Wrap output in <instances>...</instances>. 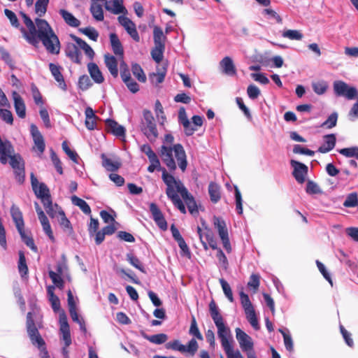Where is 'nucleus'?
Masks as SVG:
<instances>
[{
    "instance_id": "nucleus-1",
    "label": "nucleus",
    "mask_w": 358,
    "mask_h": 358,
    "mask_svg": "<svg viewBox=\"0 0 358 358\" xmlns=\"http://www.w3.org/2000/svg\"><path fill=\"white\" fill-rule=\"evenodd\" d=\"M28 31L20 27V31L27 41L36 46L41 41L46 50L51 54L57 55L60 50V43L48 22L43 19L36 18V25L31 19L23 11L20 12Z\"/></svg>"
},
{
    "instance_id": "nucleus-2",
    "label": "nucleus",
    "mask_w": 358,
    "mask_h": 358,
    "mask_svg": "<svg viewBox=\"0 0 358 358\" xmlns=\"http://www.w3.org/2000/svg\"><path fill=\"white\" fill-rule=\"evenodd\" d=\"M174 137L171 134L164 136V144H173ZM160 157L171 172L176 170V162L182 172L187 166V160L185 151L180 143L173 145V147L162 145L160 148Z\"/></svg>"
},
{
    "instance_id": "nucleus-3",
    "label": "nucleus",
    "mask_w": 358,
    "mask_h": 358,
    "mask_svg": "<svg viewBox=\"0 0 358 358\" xmlns=\"http://www.w3.org/2000/svg\"><path fill=\"white\" fill-rule=\"evenodd\" d=\"M210 315L217 329V335L220 339L224 350L233 348L230 329L224 322V319L220 313L215 301L212 299L209 303Z\"/></svg>"
},
{
    "instance_id": "nucleus-4",
    "label": "nucleus",
    "mask_w": 358,
    "mask_h": 358,
    "mask_svg": "<svg viewBox=\"0 0 358 358\" xmlns=\"http://www.w3.org/2000/svg\"><path fill=\"white\" fill-rule=\"evenodd\" d=\"M162 178L166 185V194L169 199H171L173 204L180 211L181 213H186V208L180 199L176 186L178 185V180L175 177L169 173L166 169L163 170Z\"/></svg>"
},
{
    "instance_id": "nucleus-5",
    "label": "nucleus",
    "mask_w": 358,
    "mask_h": 358,
    "mask_svg": "<svg viewBox=\"0 0 358 358\" xmlns=\"http://www.w3.org/2000/svg\"><path fill=\"white\" fill-rule=\"evenodd\" d=\"M10 215L12 219L15 224L17 230L20 235L23 242L34 252L37 251V247L34 244V241L32 237L27 236L24 231V222L23 220L22 213L20 208L15 206L12 205L10 208Z\"/></svg>"
},
{
    "instance_id": "nucleus-6",
    "label": "nucleus",
    "mask_w": 358,
    "mask_h": 358,
    "mask_svg": "<svg viewBox=\"0 0 358 358\" xmlns=\"http://www.w3.org/2000/svg\"><path fill=\"white\" fill-rule=\"evenodd\" d=\"M143 117L141 130L150 142H154L158 138L159 134L152 113L150 110L145 109L143 111Z\"/></svg>"
},
{
    "instance_id": "nucleus-7",
    "label": "nucleus",
    "mask_w": 358,
    "mask_h": 358,
    "mask_svg": "<svg viewBox=\"0 0 358 358\" xmlns=\"http://www.w3.org/2000/svg\"><path fill=\"white\" fill-rule=\"evenodd\" d=\"M13 153L14 151L10 152L6 157V164L9 159V164L14 171L17 181L20 183H22L25 176L24 162L20 154Z\"/></svg>"
},
{
    "instance_id": "nucleus-8",
    "label": "nucleus",
    "mask_w": 358,
    "mask_h": 358,
    "mask_svg": "<svg viewBox=\"0 0 358 358\" xmlns=\"http://www.w3.org/2000/svg\"><path fill=\"white\" fill-rule=\"evenodd\" d=\"M213 224L218 232V235L222 243L224 248L227 253H231L232 248L230 243L229 233L225 221L221 217L214 216Z\"/></svg>"
},
{
    "instance_id": "nucleus-9",
    "label": "nucleus",
    "mask_w": 358,
    "mask_h": 358,
    "mask_svg": "<svg viewBox=\"0 0 358 358\" xmlns=\"http://www.w3.org/2000/svg\"><path fill=\"white\" fill-rule=\"evenodd\" d=\"M334 90L336 96H345L349 100L357 97L358 92L355 87H350L343 81L338 80L334 83Z\"/></svg>"
},
{
    "instance_id": "nucleus-10",
    "label": "nucleus",
    "mask_w": 358,
    "mask_h": 358,
    "mask_svg": "<svg viewBox=\"0 0 358 358\" xmlns=\"http://www.w3.org/2000/svg\"><path fill=\"white\" fill-rule=\"evenodd\" d=\"M177 191L184 199L189 212L192 215L198 214V207L193 196L189 193L187 189L184 186L182 182L178 180Z\"/></svg>"
},
{
    "instance_id": "nucleus-11",
    "label": "nucleus",
    "mask_w": 358,
    "mask_h": 358,
    "mask_svg": "<svg viewBox=\"0 0 358 358\" xmlns=\"http://www.w3.org/2000/svg\"><path fill=\"white\" fill-rule=\"evenodd\" d=\"M31 182L35 194L38 198L41 199V202H46L47 203H50L51 195L47 185L43 182L38 184L37 178L33 173L31 175Z\"/></svg>"
},
{
    "instance_id": "nucleus-12",
    "label": "nucleus",
    "mask_w": 358,
    "mask_h": 358,
    "mask_svg": "<svg viewBox=\"0 0 358 358\" xmlns=\"http://www.w3.org/2000/svg\"><path fill=\"white\" fill-rule=\"evenodd\" d=\"M236 339L240 345L243 351L247 352L248 354L253 352V342L250 336L245 332L242 331L240 328H236Z\"/></svg>"
},
{
    "instance_id": "nucleus-13",
    "label": "nucleus",
    "mask_w": 358,
    "mask_h": 358,
    "mask_svg": "<svg viewBox=\"0 0 358 358\" xmlns=\"http://www.w3.org/2000/svg\"><path fill=\"white\" fill-rule=\"evenodd\" d=\"M290 164L294 168L292 175L296 180L300 184L303 183L305 181V176L308 173V166L306 164L294 159L291 160Z\"/></svg>"
},
{
    "instance_id": "nucleus-14",
    "label": "nucleus",
    "mask_w": 358,
    "mask_h": 358,
    "mask_svg": "<svg viewBox=\"0 0 358 358\" xmlns=\"http://www.w3.org/2000/svg\"><path fill=\"white\" fill-rule=\"evenodd\" d=\"M120 24L125 29L128 34L136 41L139 42L140 36L136 30L135 23L129 17L124 16L118 17Z\"/></svg>"
},
{
    "instance_id": "nucleus-15",
    "label": "nucleus",
    "mask_w": 358,
    "mask_h": 358,
    "mask_svg": "<svg viewBox=\"0 0 358 358\" xmlns=\"http://www.w3.org/2000/svg\"><path fill=\"white\" fill-rule=\"evenodd\" d=\"M150 211L152 213V218L157 225L163 231H166L167 229V222L164 218V216L158 206L152 203L150 205Z\"/></svg>"
},
{
    "instance_id": "nucleus-16",
    "label": "nucleus",
    "mask_w": 358,
    "mask_h": 358,
    "mask_svg": "<svg viewBox=\"0 0 358 358\" xmlns=\"http://www.w3.org/2000/svg\"><path fill=\"white\" fill-rule=\"evenodd\" d=\"M30 133L33 138L35 146L37 150L42 154L45 148V141L41 133L38 130L37 126L34 124L30 125Z\"/></svg>"
},
{
    "instance_id": "nucleus-17",
    "label": "nucleus",
    "mask_w": 358,
    "mask_h": 358,
    "mask_svg": "<svg viewBox=\"0 0 358 358\" xmlns=\"http://www.w3.org/2000/svg\"><path fill=\"white\" fill-rule=\"evenodd\" d=\"M12 96L14 100V108L19 117L24 118L26 117V106L23 99L15 91L13 92Z\"/></svg>"
},
{
    "instance_id": "nucleus-18",
    "label": "nucleus",
    "mask_w": 358,
    "mask_h": 358,
    "mask_svg": "<svg viewBox=\"0 0 358 358\" xmlns=\"http://www.w3.org/2000/svg\"><path fill=\"white\" fill-rule=\"evenodd\" d=\"M66 56L74 63L81 64V52L78 47L71 43L67 44L66 48Z\"/></svg>"
},
{
    "instance_id": "nucleus-19",
    "label": "nucleus",
    "mask_w": 358,
    "mask_h": 358,
    "mask_svg": "<svg viewBox=\"0 0 358 358\" xmlns=\"http://www.w3.org/2000/svg\"><path fill=\"white\" fill-rule=\"evenodd\" d=\"M106 126L108 131L112 133L117 137H125V129L123 126L119 124L116 121L108 119L106 121Z\"/></svg>"
},
{
    "instance_id": "nucleus-20",
    "label": "nucleus",
    "mask_w": 358,
    "mask_h": 358,
    "mask_svg": "<svg viewBox=\"0 0 358 358\" xmlns=\"http://www.w3.org/2000/svg\"><path fill=\"white\" fill-rule=\"evenodd\" d=\"M87 70L94 83L101 84L104 82V77L96 63L90 62L87 64Z\"/></svg>"
},
{
    "instance_id": "nucleus-21",
    "label": "nucleus",
    "mask_w": 358,
    "mask_h": 358,
    "mask_svg": "<svg viewBox=\"0 0 358 358\" xmlns=\"http://www.w3.org/2000/svg\"><path fill=\"white\" fill-rule=\"evenodd\" d=\"M324 141L317 150L320 153H327L334 148L336 142V135L331 134L324 136Z\"/></svg>"
},
{
    "instance_id": "nucleus-22",
    "label": "nucleus",
    "mask_w": 358,
    "mask_h": 358,
    "mask_svg": "<svg viewBox=\"0 0 358 358\" xmlns=\"http://www.w3.org/2000/svg\"><path fill=\"white\" fill-rule=\"evenodd\" d=\"M50 71L55 79V80L59 83V87L62 90H66V85L64 81V76L61 72L62 67L59 65L55 64L53 63L49 64Z\"/></svg>"
},
{
    "instance_id": "nucleus-23",
    "label": "nucleus",
    "mask_w": 358,
    "mask_h": 358,
    "mask_svg": "<svg viewBox=\"0 0 358 358\" xmlns=\"http://www.w3.org/2000/svg\"><path fill=\"white\" fill-rule=\"evenodd\" d=\"M220 66L222 72L228 76H235L236 74V69L230 57H224L220 62Z\"/></svg>"
},
{
    "instance_id": "nucleus-24",
    "label": "nucleus",
    "mask_w": 358,
    "mask_h": 358,
    "mask_svg": "<svg viewBox=\"0 0 358 358\" xmlns=\"http://www.w3.org/2000/svg\"><path fill=\"white\" fill-rule=\"evenodd\" d=\"M104 63L111 76L115 78H117L118 68L117 59L110 54H106L104 55Z\"/></svg>"
},
{
    "instance_id": "nucleus-25",
    "label": "nucleus",
    "mask_w": 358,
    "mask_h": 358,
    "mask_svg": "<svg viewBox=\"0 0 358 358\" xmlns=\"http://www.w3.org/2000/svg\"><path fill=\"white\" fill-rule=\"evenodd\" d=\"M85 127L89 130H94L96 127V120L98 119V117L95 115L93 109L90 106H88L85 108Z\"/></svg>"
},
{
    "instance_id": "nucleus-26",
    "label": "nucleus",
    "mask_w": 358,
    "mask_h": 358,
    "mask_svg": "<svg viewBox=\"0 0 358 358\" xmlns=\"http://www.w3.org/2000/svg\"><path fill=\"white\" fill-rule=\"evenodd\" d=\"M101 158L102 159L103 167H104L108 171L115 172L117 171L122 165L119 160L113 161L104 153L101 154Z\"/></svg>"
},
{
    "instance_id": "nucleus-27",
    "label": "nucleus",
    "mask_w": 358,
    "mask_h": 358,
    "mask_svg": "<svg viewBox=\"0 0 358 358\" xmlns=\"http://www.w3.org/2000/svg\"><path fill=\"white\" fill-rule=\"evenodd\" d=\"M71 38L77 43L79 48H80L85 52V54L90 59H92L94 57V51L91 48V46L87 44L84 40L82 38L73 35L71 34Z\"/></svg>"
},
{
    "instance_id": "nucleus-28",
    "label": "nucleus",
    "mask_w": 358,
    "mask_h": 358,
    "mask_svg": "<svg viewBox=\"0 0 358 358\" xmlns=\"http://www.w3.org/2000/svg\"><path fill=\"white\" fill-rule=\"evenodd\" d=\"M27 330L33 345H37L39 348L45 345V343L41 337L37 327L31 328Z\"/></svg>"
},
{
    "instance_id": "nucleus-29",
    "label": "nucleus",
    "mask_w": 358,
    "mask_h": 358,
    "mask_svg": "<svg viewBox=\"0 0 358 358\" xmlns=\"http://www.w3.org/2000/svg\"><path fill=\"white\" fill-rule=\"evenodd\" d=\"M166 71V66L163 65L161 68H158L156 73H151L149 74L150 82L155 85L162 83L164 80Z\"/></svg>"
},
{
    "instance_id": "nucleus-30",
    "label": "nucleus",
    "mask_w": 358,
    "mask_h": 358,
    "mask_svg": "<svg viewBox=\"0 0 358 358\" xmlns=\"http://www.w3.org/2000/svg\"><path fill=\"white\" fill-rule=\"evenodd\" d=\"M110 41L114 54L117 56L122 57L124 54V50L117 35L115 33L110 34Z\"/></svg>"
},
{
    "instance_id": "nucleus-31",
    "label": "nucleus",
    "mask_w": 358,
    "mask_h": 358,
    "mask_svg": "<svg viewBox=\"0 0 358 358\" xmlns=\"http://www.w3.org/2000/svg\"><path fill=\"white\" fill-rule=\"evenodd\" d=\"M208 194L210 201L213 203H217L221 199L220 187L214 182H210L208 185Z\"/></svg>"
},
{
    "instance_id": "nucleus-32",
    "label": "nucleus",
    "mask_w": 358,
    "mask_h": 358,
    "mask_svg": "<svg viewBox=\"0 0 358 358\" xmlns=\"http://www.w3.org/2000/svg\"><path fill=\"white\" fill-rule=\"evenodd\" d=\"M153 40L155 45L165 46L166 36L164 34L162 29L158 26L153 28Z\"/></svg>"
},
{
    "instance_id": "nucleus-33",
    "label": "nucleus",
    "mask_w": 358,
    "mask_h": 358,
    "mask_svg": "<svg viewBox=\"0 0 358 358\" xmlns=\"http://www.w3.org/2000/svg\"><path fill=\"white\" fill-rule=\"evenodd\" d=\"M59 14L61 15V16L62 17V18L64 19V20L68 25L73 27H78L80 25V20H78L77 18H76L69 11H67L64 9H61L59 10Z\"/></svg>"
},
{
    "instance_id": "nucleus-34",
    "label": "nucleus",
    "mask_w": 358,
    "mask_h": 358,
    "mask_svg": "<svg viewBox=\"0 0 358 358\" xmlns=\"http://www.w3.org/2000/svg\"><path fill=\"white\" fill-rule=\"evenodd\" d=\"M142 336L145 339L148 340L150 343L157 345L164 343L168 340V336L163 333L151 336L142 333Z\"/></svg>"
},
{
    "instance_id": "nucleus-35",
    "label": "nucleus",
    "mask_w": 358,
    "mask_h": 358,
    "mask_svg": "<svg viewBox=\"0 0 358 358\" xmlns=\"http://www.w3.org/2000/svg\"><path fill=\"white\" fill-rule=\"evenodd\" d=\"M19 261L17 264V268L22 278H24L28 274V266L26 262V258L22 251H19Z\"/></svg>"
},
{
    "instance_id": "nucleus-36",
    "label": "nucleus",
    "mask_w": 358,
    "mask_h": 358,
    "mask_svg": "<svg viewBox=\"0 0 358 358\" xmlns=\"http://www.w3.org/2000/svg\"><path fill=\"white\" fill-rule=\"evenodd\" d=\"M72 203L78 206L80 209L86 215H90L91 208L88 203L83 199L74 195L71 197Z\"/></svg>"
},
{
    "instance_id": "nucleus-37",
    "label": "nucleus",
    "mask_w": 358,
    "mask_h": 358,
    "mask_svg": "<svg viewBox=\"0 0 358 358\" xmlns=\"http://www.w3.org/2000/svg\"><path fill=\"white\" fill-rule=\"evenodd\" d=\"M90 12L93 17L97 21L103 20V11L101 4L92 3L90 6Z\"/></svg>"
},
{
    "instance_id": "nucleus-38",
    "label": "nucleus",
    "mask_w": 358,
    "mask_h": 358,
    "mask_svg": "<svg viewBox=\"0 0 358 358\" xmlns=\"http://www.w3.org/2000/svg\"><path fill=\"white\" fill-rule=\"evenodd\" d=\"M127 260L129 262V263L132 265L134 267L139 270L141 272L145 273L146 271L145 270V268L143 267L141 262L140 259L135 256L133 253H128L127 254Z\"/></svg>"
},
{
    "instance_id": "nucleus-39",
    "label": "nucleus",
    "mask_w": 358,
    "mask_h": 358,
    "mask_svg": "<svg viewBox=\"0 0 358 358\" xmlns=\"http://www.w3.org/2000/svg\"><path fill=\"white\" fill-rule=\"evenodd\" d=\"M42 203L46 213L52 218L56 217L58 215V210L62 209L57 203L52 204V199H50V203L43 202Z\"/></svg>"
},
{
    "instance_id": "nucleus-40",
    "label": "nucleus",
    "mask_w": 358,
    "mask_h": 358,
    "mask_svg": "<svg viewBox=\"0 0 358 358\" xmlns=\"http://www.w3.org/2000/svg\"><path fill=\"white\" fill-rule=\"evenodd\" d=\"M165 50V46L155 45L151 50V56L155 62L159 63L163 59V55Z\"/></svg>"
},
{
    "instance_id": "nucleus-41",
    "label": "nucleus",
    "mask_w": 358,
    "mask_h": 358,
    "mask_svg": "<svg viewBox=\"0 0 358 358\" xmlns=\"http://www.w3.org/2000/svg\"><path fill=\"white\" fill-rule=\"evenodd\" d=\"M131 71L133 75L138 79L139 82L145 83V74L144 73L143 69L138 64H133L131 66Z\"/></svg>"
},
{
    "instance_id": "nucleus-42",
    "label": "nucleus",
    "mask_w": 358,
    "mask_h": 358,
    "mask_svg": "<svg viewBox=\"0 0 358 358\" xmlns=\"http://www.w3.org/2000/svg\"><path fill=\"white\" fill-rule=\"evenodd\" d=\"M282 37L289 40L300 41L303 38V34L299 30L287 29L282 32Z\"/></svg>"
},
{
    "instance_id": "nucleus-43",
    "label": "nucleus",
    "mask_w": 358,
    "mask_h": 358,
    "mask_svg": "<svg viewBox=\"0 0 358 358\" xmlns=\"http://www.w3.org/2000/svg\"><path fill=\"white\" fill-rule=\"evenodd\" d=\"M260 285V275L259 274L252 273L248 282V287L252 289L253 293H256Z\"/></svg>"
},
{
    "instance_id": "nucleus-44",
    "label": "nucleus",
    "mask_w": 358,
    "mask_h": 358,
    "mask_svg": "<svg viewBox=\"0 0 358 358\" xmlns=\"http://www.w3.org/2000/svg\"><path fill=\"white\" fill-rule=\"evenodd\" d=\"M79 31L94 41H96L99 37V32L92 27L80 28Z\"/></svg>"
},
{
    "instance_id": "nucleus-45",
    "label": "nucleus",
    "mask_w": 358,
    "mask_h": 358,
    "mask_svg": "<svg viewBox=\"0 0 358 358\" xmlns=\"http://www.w3.org/2000/svg\"><path fill=\"white\" fill-rule=\"evenodd\" d=\"M49 0H37L35 3V12L42 17L47 11Z\"/></svg>"
},
{
    "instance_id": "nucleus-46",
    "label": "nucleus",
    "mask_w": 358,
    "mask_h": 358,
    "mask_svg": "<svg viewBox=\"0 0 358 358\" xmlns=\"http://www.w3.org/2000/svg\"><path fill=\"white\" fill-rule=\"evenodd\" d=\"M246 317L251 324V326L255 329H259V324L258 323L257 317L255 311V309L248 310L245 312Z\"/></svg>"
},
{
    "instance_id": "nucleus-47",
    "label": "nucleus",
    "mask_w": 358,
    "mask_h": 358,
    "mask_svg": "<svg viewBox=\"0 0 358 358\" xmlns=\"http://www.w3.org/2000/svg\"><path fill=\"white\" fill-rule=\"evenodd\" d=\"M49 277L51 278L54 285L60 289H62L64 286V281L59 274L56 273L53 271L48 272Z\"/></svg>"
},
{
    "instance_id": "nucleus-48",
    "label": "nucleus",
    "mask_w": 358,
    "mask_h": 358,
    "mask_svg": "<svg viewBox=\"0 0 358 358\" xmlns=\"http://www.w3.org/2000/svg\"><path fill=\"white\" fill-rule=\"evenodd\" d=\"M165 347L166 349H171L180 352H186V346L181 344L178 340H173L166 343Z\"/></svg>"
},
{
    "instance_id": "nucleus-49",
    "label": "nucleus",
    "mask_w": 358,
    "mask_h": 358,
    "mask_svg": "<svg viewBox=\"0 0 358 358\" xmlns=\"http://www.w3.org/2000/svg\"><path fill=\"white\" fill-rule=\"evenodd\" d=\"M220 283L226 297L230 302H234L232 290L229 283L223 278L220 279Z\"/></svg>"
},
{
    "instance_id": "nucleus-50",
    "label": "nucleus",
    "mask_w": 358,
    "mask_h": 358,
    "mask_svg": "<svg viewBox=\"0 0 358 358\" xmlns=\"http://www.w3.org/2000/svg\"><path fill=\"white\" fill-rule=\"evenodd\" d=\"M3 12H4L5 15L8 17L11 25L13 27H15V28L20 27V22L14 12H13L12 10H10L8 8L4 9Z\"/></svg>"
},
{
    "instance_id": "nucleus-51",
    "label": "nucleus",
    "mask_w": 358,
    "mask_h": 358,
    "mask_svg": "<svg viewBox=\"0 0 358 358\" xmlns=\"http://www.w3.org/2000/svg\"><path fill=\"white\" fill-rule=\"evenodd\" d=\"M50 157L58 173L62 175L64 172L62 162L52 149L50 150Z\"/></svg>"
},
{
    "instance_id": "nucleus-52",
    "label": "nucleus",
    "mask_w": 358,
    "mask_h": 358,
    "mask_svg": "<svg viewBox=\"0 0 358 358\" xmlns=\"http://www.w3.org/2000/svg\"><path fill=\"white\" fill-rule=\"evenodd\" d=\"M78 85L80 90L85 91L92 85V83L88 76L83 75L78 79Z\"/></svg>"
},
{
    "instance_id": "nucleus-53",
    "label": "nucleus",
    "mask_w": 358,
    "mask_h": 358,
    "mask_svg": "<svg viewBox=\"0 0 358 358\" xmlns=\"http://www.w3.org/2000/svg\"><path fill=\"white\" fill-rule=\"evenodd\" d=\"M338 120V114L336 113H331L327 120L324 121L322 124L321 127L331 129L336 125Z\"/></svg>"
},
{
    "instance_id": "nucleus-54",
    "label": "nucleus",
    "mask_w": 358,
    "mask_h": 358,
    "mask_svg": "<svg viewBox=\"0 0 358 358\" xmlns=\"http://www.w3.org/2000/svg\"><path fill=\"white\" fill-rule=\"evenodd\" d=\"M239 294L241 298V303L243 306V308H244L245 312L254 309L248 295L243 292H241Z\"/></svg>"
},
{
    "instance_id": "nucleus-55",
    "label": "nucleus",
    "mask_w": 358,
    "mask_h": 358,
    "mask_svg": "<svg viewBox=\"0 0 358 358\" xmlns=\"http://www.w3.org/2000/svg\"><path fill=\"white\" fill-rule=\"evenodd\" d=\"M338 152L346 157H355L358 159V147L343 148Z\"/></svg>"
},
{
    "instance_id": "nucleus-56",
    "label": "nucleus",
    "mask_w": 358,
    "mask_h": 358,
    "mask_svg": "<svg viewBox=\"0 0 358 358\" xmlns=\"http://www.w3.org/2000/svg\"><path fill=\"white\" fill-rule=\"evenodd\" d=\"M189 332L191 335L194 336L195 338H196L197 339H199L200 341H202L203 339V336L201 334V332L198 328L196 319L194 317H192V320L191 322V325H190Z\"/></svg>"
},
{
    "instance_id": "nucleus-57",
    "label": "nucleus",
    "mask_w": 358,
    "mask_h": 358,
    "mask_svg": "<svg viewBox=\"0 0 358 358\" xmlns=\"http://www.w3.org/2000/svg\"><path fill=\"white\" fill-rule=\"evenodd\" d=\"M120 76L123 82L129 81V78L131 77L130 73V70L129 69L128 65L124 62L122 61L120 65Z\"/></svg>"
},
{
    "instance_id": "nucleus-58",
    "label": "nucleus",
    "mask_w": 358,
    "mask_h": 358,
    "mask_svg": "<svg viewBox=\"0 0 358 358\" xmlns=\"http://www.w3.org/2000/svg\"><path fill=\"white\" fill-rule=\"evenodd\" d=\"M64 152L69 157V158L75 163H78V155L70 149L66 141H64L62 144Z\"/></svg>"
},
{
    "instance_id": "nucleus-59",
    "label": "nucleus",
    "mask_w": 358,
    "mask_h": 358,
    "mask_svg": "<svg viewBox=\"0 0 358 358\" xmlns=\"http://www.w3.org/2000/svg\"><path fill=\"white\" fill-rule=\"evenodd\" d=\"M345 207H355L358 206V198L356 193L350 194L343 203Z\"/></svg>"
},
{
    "instance_id": "nucleus-60",
    "label": "nucleus",
    "mask_w": 358,
    "mask_h": 358,
    "mask_svg": "<svg viewBox=\"0 0 358 358\" xmlns=\"http://www.w3.org/2000/svg\"><path fill=\"white\" fill-rule=\"evenodd\" d=\"M216 250V257L219 261L220 264L222 266L224 269H227L229 266V262L226 255H224L221 248H218Z\"/></svg>"
},
{
    "instance_id": "nucleus-61",
    "label": "nucleus",
    "mask_w": 358,
    "mask_h": 358,
    "mask_svg": "<svg viewBox=\"0 0 358 358\" xmlns=\"http://www.w3.org/2000/svg\"><path fill=\"white\" fill-rule=\"evenodd\" d=\"M58 215L61 216L59 220V224L64 229H70L72 230V227H71L70 221L66 218L64 212L62 209H59L58 210Z\"/></svg>"
},
{
    "instance_id": "nucleus-62",
    "label": "nucleus",
    "mask_w": 358,
    "mask_h": 358,
    "mask_svg": "<svg viewBox=\"0 0 358 358\" xmlns=\"http://www.w3.org/2000/svg\"><path fill=\"white\" fill-rule=\"evenodd\" d=\"M278 331L282 334L284 338L285 346L289 352L293 350V341L290 335L286 334L282 329H279Z\"/></svg>"
},
{
    "instance_id": "nucleus-63",
    "label": "nucleus",
    "mask_w": 358,
    "mask_h": 358,
    "mask_svg": "<svg viewBox=\"0 0 358 358\" xmlns=\"http://www.w3.org/2000/svg\"><path fill=\"white\" fill-rule=\"evenodd\" d=\"M155 110L157 117L161 119L162 120L160 124H163L164 121L166 120V116L164 115L162 105L159 100H157L155 102Z\"/></svg>"
},
{
    "instance_id": "nucleus-64",
    "label": "nucleus",
    "mask_w": 358,
    "mask_h": 358,
    "mask_svg": "<svg viewBox=\"0 0 358 358\" xmlns=\"http://www.w3.org/2000/svg\"><path fill=\"white\" fill-rule=\"evenodd\" d=\"M293 152L295 154H301L306 155L308 156H313L315 155V152L308 149L306 148L302 147L301 145L296 144L294 146Z\"/></svg>"
}]
</instances>
